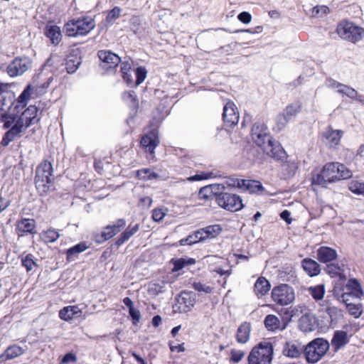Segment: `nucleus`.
<instances>
[{"mask_svg": "<svg viewBox=\"0 0 364 364\" xmlns=\"http://www.w3.org/2000/svg\"><path fill=\"white\" fill-rule=\"evenodd\" d=\"M349 190L357 195L364 196V183L358 181H352L348 187Z\"/></svg>", "mask_w": 364, "mask_h": 364, "instance_id": "37998d69", "label": "nucleus"}, {"mask_svg": "<svg viewBox=\"0 0 364 364\" xmlns=\"http://www.w3.org/2000/svg\"><path fill=\"white\" fill-rule=\"evenodd\" d=\"M95 27V23L91 17H84L69 21L64 25L65 34L69 37L85 36Z\"/></svg>", "mask_w": 364, "mask_h": 364, "instance_id": "39448f33", "label": "nucleus"}, {"mask_svg": "<svg viewBox=\"0 0 364 364\" xmlns=\"http://www.w3.org/2000/svg\"><path fill=\"white\" fill-rule=\"evenodd\" d=\"M98 56L102 61L101 67L105 70L115 68L120 62V58L109 50H100Z\"/></svg>", "mask_w": 364, "mask_h": 364, "instance_id": "2eb2a0df", "label": "nucleus"}, {"mask_svg": "<svg viewBox=\"0 0 364 364\" xmlns=\"http://www.w3.org/2000/svg\"><path fill=\"white\" fill-rule=\"evenodd\" d=\"M337 256L336 250L329 247L322 246L317 250V259L323 263L330 262L336 259Z\"/></svg>", "mask_w": 364, "mask_h": 364, "instance_id": "4be33fe9", "label": "nucleus"}, {"mask_svg": "<svg viewBox=\"0 0 364 364\" xmlns=\"http://www.w3.org/2000/svg\"><path fill=\"white\" fill-rule=\"evenodd\" d=\"M139 230V225L135 224L132 226L129 225L126 230L120 235L116 241V245L120 246L127 242L131 237L135 235Z\"/></svg>", "mask_w": 364, "mask_h": 364, "instance_id": "c756f323", "label": "nucleus"}, {"mask_svg": "<svg viewBox=\"0 0 364 364\" xmlns=\"http://www.w3.org/2000/svg\"><path fill=\"white\" fill-rule=\"evenodd\" d=\"M245 356V352L240 350L232 349L230 351V361L233 363H238Z\"/></svg>", "mask_w": 364, "mask_h": 364, "instance_id": "de8ad7c7", "label": "nucleus"}, {"mask_svg": "<svg viewBox=\"0 0 364 364\" xmlns=\"http://www.w3.org/2000/svg\"><path fill=\"white\" fill-rule=\"evenodd\" d=\"M224 190H225V186L223 184H212L210 186H206V187L203 188L200 191V195L201 196V197L205 198V197H208L206 196V193L210 192V193H213L216 198L217 195L223 193L222 191H223Z\"/></svg>", "mask_w": 364, "mask_h": 364, "instance_id": "72a5a7b5", "label": "nucleus"}, {"mask_svg": "<svg viewBox=\"0 0 364 364\" xmlns=\"http://www.w3.org/2000/svg\"><path fill=\"white\" fill-rule=\"evenodd\" d=\"M80 64V60L77 56H69L66 60L65 69L68 73H73L77 70Z\"/></svg>", "mask_w": 364, "mask_h": 364, "instance_id": "58836bf2", "label": "nucleus"}, {"mask_svg": "<svg viewBox=\"0 0 364 364\" xmlns=\"http://www.w3.org/2000/svg\"><path fill=\"white\" fill-rule=\"evenodd\" d=\"M149 172H150V169L143 168V169L139 170L136 173V175L139 178L143 179V180H146L147 177H148L147 175H149Z\"/></svg>", "mask_w": 364, "mask_h": 364, "instance_id": "0e129e2a", "label": "nucleus"}, {"mask_svg": "<svg viewBox=\"0 0 364 364\" xmlns=\"http://www.w3.org/2000/svg\"><path fill=\"white\" fill-rule=\"evenodd\" d=\"M311 312L308 309L307 306L304 304H300L294 306L291 309L292 316H299L301 314L306 315V314H310Z\"/></svg>", "mask_w": 364, "mask_h": 364, "instance_id": "a18cd8bd", "label": "nucleus"}, {"mask_svg": "<svg viewBox=\"0 0 364 364\" xmlns=\"http://www.w3.org/2000/svg\"><path fill=\"white\" fill-rule=\"evenodd\" d=\"M22 264L26 268L28 271L33 269V267L36 265L32 255H27L22 259Z\"/></svg>", "mask_w": 364, "mask_h": 364, "instance_id": "8fccbe9b", "label": "nucleus"}, {"mask_svg": "<svg viewBox=\"0 0 364 364\" xmlns=\"http://www.w3.org/2000/svg\"><path fill=\"white\" fill-rule=\"evenodd\" d=\"M82 311L78 306H68L59 312V316L64 321H70L81 315Z\"/></svg>", "mask_w": 364, "mask_h": 364, "instance_id": "b1692460", "label": "nucleus"}, {"mask_svg": "<svg viewBox=\"0 0 364 364\" xmlns=\"http://www.w3.org/2000/svg\"><path fill=\"white\" fill-rule=\"evenodd\" d=\"M237 18L241 22L248 24L252 21V16L249 12L243 11L237 16Z\"/></svg>", "mask_w": 364, "mask_h": 364, "instance_id": "6e6d98bb", "label": "nucleus"}, {"mask_svg": "<svg viewBox=\"0 0 364 364\" xmlns=\"http://www.w3.org/2000/svg\"><path fill=\"white\" fill-rule=\"evenodd\" d=\"M35 221L33 219H23L18 222L16 231L19 236H23L24 233H34Z\"/></svg>", "mask_w": 364, "mask_h": 364, "instance_id": "cd10ccee", "label": "nucleus"}, {"mask_svg": "<svg viewBox=\"0 0 364 364\" xmlns=\"http://www.w3.org/2000/svg\"><path fill=\"white\" fill-rule=\"evenodd\" d=\"M346 289L350 291V294L358 298L363 295L360 284L358 280L355 279H349L346 285Z\"/></svg>", "mask_w": 364, "mask_h": 364, "instance_id": "f704fd0d", "label": "nucleus"}, {"mask_svg": "<svg viewBox=\"0 0 364 364\" xmlns=\"http://www.w3.org/2000/svg\"><path fill=\"white\" fill-rule=\"evenodd\" d=\"M264 323L265 327L269 331H277V330H283L284 328V326L281 327V322L279 319V318L273 314L267 315L265 317V319L264 321Z\"/></svg>", "mask_w": 364, "mask_h": 364, "instance_id": "473e14b6", "label": "nucleus"}, {"mask_svg": "<svg viewBox=\"0 0 364 364\" xmlns=\"http://www.w3.org/2000/svg\"><path fill=\"white\" fill-rule=\"evenodd\" d=\"M121 9L118 6L114 7L107 14L106 19L109 23H112L117 20L121 14Z\"/></svg>", "mask_w": 364, "mask_h": 364, "instance_id": "09e8293b", "label": "nucleus"}, {"mask_svg": "<svg viewBox=\"0 0 364 364\" xmlns=\"http://www.w3.org/2000/svg\"><path fill=\"white\" fill-rule=\"evenodd\" d=\"M229 186H237L240 188L246 190L250 193H256L262 189L260 182L253 180H231Z\"/></svg>", "mask_w": 364, "mask_h": 364, "instance_id": "6ab92c4d", "label": "nucleus"}, {"mask_svg": "<svg viewBox=\"0 0 364 364\" xmlns=\"http://www.w3.org/2000/svg\"><path fill=\"white\" fill-rule=\"evenodd\" d=\"M53 167L50 162H42L36 169L35 178L36 187L41 195L47 194L53 187Z\"/></svg>", "mask_w": 364, "mask_h": 364, "instance_id": "7ed1b4c3", "label": "nucleus"}, {"mask_svg": "<svg viewBox=\"0 0 364 364\" xmlns=\"http://www.w3.org/2000/svg\"><path fill=\"white\" fill-rule=\"evenodd\" d=\"M304 349L299 345L293 343H287L283 350L284 355L290 358H298L301 355Z\"/></svg>", "mask_w": 364, "mask_h": 364, "instance_id": "7c9ffc66", "label": "nucleus"}, {"mask_svg": "<svg viewBox=\"0 0 364 364\" xmlns=\"http://www.w3.org/2000/svg\"><path fill=\"white\" fill-rule=\"evenodd\" d=\"M203 231H196L194 234L189 235V237H192L193 244H195L198 242L203 241Z\"/></svg>", "mask_w": 364, "mask_h": 364, "instance_id": "680f3d73", "label": "nucleus"}, {"mask_svg": "<svg viewBox=\"0 0 364 364\" xmlns=\"http://www.w3.org/2000/svg\"><path fill=\"white\" fill-rule=\"evenodd\" d=\"M326 274L332 277L341 276L343 273V269L338 264H330L325 268Z\"/></svg>", "mask_w": 364, "mask_h": 364, "instance_id": "79ce46f5", "label": "nucleus"}, {"mask_svg": "<svg viewBox=\"0 0 364 364\" xmlns=\"http://www.w3.org/2000/svg\"><path fill=\"white\" fill-rule=\"evenodd\" d=\"M76 360V357L73 353H67L61 360L62 363H68L70 362H75Z\"/></svg>", "mask_w": 364, "mask_h": 364, "instance_id": "e2e57ef3", "label": "nucleus"}, {"mask_svg": "<svg viewBox=\"0 0 364 364\" xmlns=\"http://www.w3.org/2000/svg\"><path fill=\"white\" fill-rule=\"evenodd\" d=\"M251 325L250 323L244 322L237 328L236 333V341L239 343H246L250 337Z\"/></svg>", "mask_w": 364, "mask_h": 364, "instance_id": "a878e982", "label": "nucleus"}, {"mask_svg": "<svg viewBox=\"0 0 364 364\" xmlns=\"http://www.w3.org/2000/svg\"><path fill=\"white\" fill-rule=\"evenodd\" d=\"M351 176V171L345 165L338 162L328 163L320 173L312 178V184L326 186L328 183L347 179Z\"/></svg>", "mask_w": 364, "mask_h": 364, "instance_id": "f03ea898", "label": "nucleus"}, {"mask_svg": "<svg viewBox=\"0 0 364 364\" xmlns=\"http://www.w3.org/2000/svg\"><path fill=\"white\" fill-rule=\"evenodd\" d=\"M131 29L135 34H139L143 30L141 26V19L139 16H134L130 19Z\"/></svg>", "mask_w": 364, "mask_h": 364, "instance_id": "c03bdc74", "label": "nucleus"}, {"mask_svg": "<svg viewBox=\"0 0 364 364\" xmlns=\"http://www.w3.org/2000/svg\"><path fill=\"white\" fill-rule=\"evenodd\" d=\"M23 353V349L19 346H13L11 347H9L4 356L6 358V359H13L16 357H18Z\"/></svg>", "mask_w": 364, "mask_h": 364, "instance_id": "a19ab883", "label": "nucleus"}, {"mask_svg": "<svg viewBox=\"0 0 364 364\" xmlns=\"http://www.w3.org/2000/svg\"><path fill=\"white\" fill-rule=\"evenodd\" d=\"M216 203L220 208L231 212H236L243 208L240 197L229 193L217 195Z\"/></svg>", "mask_w": 364, "mask_h": 364, "instance_id": "9d476101", "label": "nucleus"}, {"mask_svg": "<svg viewBox=\"0 0 364 364\" xmlns=\"http://www.w3.org/2000/svg\"><path fill=\"white\" fill-rule=\"evenodd\" d=\"M60 237V234L54 229H49L41 233V237L45 242H53Z\"/></svg>", "mask_w": 364, "mask_h": 364, "instance_id": "ea45409f", "label": "nucleus"}, {"mask_svg": "<svg viewBox=\"0 0 364 364\" xmlns=\"http://www.w3.org/2000/svg\"><path fill=\"white\" fill-rule=\"evenodd\" d=\"M252 138L264 154L275 160H282L286 153L281 145L274 141L268 128L262 123H255L252 128Z\"/></svg>", "mask_w": 364, "mask_h": 364, "instance_id": "f257e3e1", "label": "nucleus"}, {"mask_svg": "<svg viewBox=\"0 0 364 364\" xmlns=\"http://www.w3.org/2000/svg\"><path fill=\"white\" fill-rule=\"evenodd\" d=\"M122 98L124 100L134 102L136 101L135 92L134 91L125 92L122 95Z\"/></svg>", "mask_w": 364, "mask_h": 364, "instance_id": "052dcab7", "label": "nucleus"}, {"mask_svg": "<svg viewBox=\"0 0 364 364\" xmlns=\"http://www.w3.org/2000/svg\"><path fill=\"white\" fill-rule=\"evenodd\" d=\"M348 342V334L343 331H337L331 340V346L335 352L346 346Z\"/></svg>", "mask_w": 364, "mask_h": 364, "instance_id": "393cba45", "label": "nucleus"}, {"mask_svg": "<svg viewBox=\"0 0 364 364\" xmlns=\"http://www.w3.org/2000/svg\"><path fill=\"white\" fill-rule=\"evenodd\" d=\"M355 159L364 161V144H362L358 149Z\"/></svg>", "mask_w": 364, "mask_h": 364, "instance_id": "774afa93", "label": "nucleus"}, {"mask_svg": "<svg viewBox=\"0 0 364 364\" xmlns=\"http://www.w3.org/2000/svg\"><path fill=\"white\" fill-rule=\"evenodd\" d=\"M186 263V260L183 259H180L176 260L174 262V267H173V271H179L185 266Z\"/></svg>", "mask_w": 364, "mask_h": 364, "instance_id": "69168bd1", "label": "nucleus"}, {"mask_svg": "<svg viewBox=\"0 0 364 364\" xmlns=\"http://www.w3.org/2000/svg\"><path fill=\"white\" fill-rule=\"evenodd\" d=\"M343 135V131L340 129L334 130L328 127L323 133V137L326 139V143L330 147H335L337 146Z\"/></svg>", "mask_w": 364, "mask_h": 364, "instance_id": "5701e85b", "label": "nucleus"}, {"mask_svg": "<svg viewBox=\"0 0 364 364\" xmlns=\"http://www.w3.org/2000/svg\"><path fill=\"white\" fill-rule=\"evenodd\" d=\"M223 117L225 123L230 127L237 124L239 121V113L233 102H227L223 109Z\"/></svg>", "mask_w": 364, "mask_h": 364, "instance_id": "dca6fc26", "label": "nucleus"}, {"mask_svg": "<svg viewBox=\"0 0 364 364\" xmlns=\"http://www.w3.org/2000/svg\"><path fill=\"white\" fill-rule=\"evenodd\" d=\"M299 328L305 333L314 331L318 327L316 317L313 313L306 314L299 319Z\"/></svg>", "mask_w": 364, "mask_h": 364, "instance_id": "aec40b11", "label": "nucleus"}, {"mask_svg": "<svg viewBox=\"0 0 364 364\" xmlns=\"http://www.w3.org/2000/svg\"><path fill=\"white\" fill-rule=\"evenodd\" d=\"M163 288H164V286L162 284H157V283H152L150 285L149 290L158 294L159 292L162 291Z\"/></svg>", "mask_w": 364, "mask_h": 364, "instance_id": "338daca9", "label": "nucleus"}, {"mask_svg": "<svg viewBox=\"0 0 364 364\" xmlns=\"http://www.w3.org/2000/svg\"><path fill=\"white\" fill-rule=\"evenodd\" d=\"M30 95L29 92V87H28L21 94V95L18 97V103L19 105L23 107L24 103L27 99H28Z\"/></svg>", "mask_w": 364, "mask_h": 364, "instance_id": "13d9d810", "label": "nucleus"}, {"mask_svg": "<svg viewBox=\"0 0 364 364\" xmlns=\"http://www.w3.org/2000/svg\"><path fill=\"white\" fill-rule=\"evenodd\" d=\"M307 290L316 301L321 300L326 292L324 284H318L314 287H310Z\"/></svg>", "mask_w": 364, "mask_h": 364, "instance_id": "c9c22d12", "label": "nucleus"}, {"mask_svg": "<svg viewBox=\"0 0 364 364\" xmlns=\"http://www.w3.org/2000/svg\"><path fill=\"white\" fill-rule=\"evenodd\" d=\"M273 352L269 342H261L251 350L247 357L248 364H271Z\"/></svg>", "mask_w": 364, "mask_h": 364, "instance_id": "423d86ee", "label": "nucleus"}, {"mask_svg": "<svg viewBox=\"0 0 364 364\" xmlns=\"http://www.w3.org/2000/svg\"><path fill=\"white\" fill-rule=\"evenodd\" d=\"M165 215L166 213L162 209H154L152 213V218L154 221L159 222Z\"/></svg>", "mask_w": 364, "mask_h": 364, "instance_id": "4d7b16f0", "label": "nucleus"}, {"mask_svg": "<svg viewBox=\"0 0 364 364\" xmlns=\"http://www.w3.org/2000/svg\"><path fill=\"white\" fill-rule=\"evenodd\" d=\"M87 248V245L84 242L79 243L74 247L67 250V259L68 260H74L75 257L80 252H84Z\"/></svg>", "mask_w": 364, "mask_h": 364, "instance_id": "e433bc0d", "label": "nucleus"}, {"mask_svg": "<svg viewBox=\"0 0 364 364\" xmlns=\"http://www.w3.org/2000/svg\"><path fill=\"white\" fill-rule=\"evenodd\" d=\"M272 298L277 304L286 306L294 301L295 293L291 287L287 284H281L272 289Z\"/></svg>", "mask_w": 364, "mask_h": 364, "instance_id": "1a4fd4ad", "label": "nucleus"}, {"mask_svg": "<svg viewBox=\"0 0 364 364\" xmlns=\"http://www.w3.org/2000/svg\"><path fill=\"white\" fill-rule=\"evenodd\" d=\"M336 32L341 38L356 43L362 39L364 29L352 22L343 21L338 24Z\"/></svg>", "mask_w": 364, "mask_h": 364, "instance_id": "0eeeda50", "label": "nucleus"}, {"mask_svg": "<svg viewBox=\"0 0 364 364\" xmlns=\"http://www.w3.org/2000/svg\"><path fill=\"white\" fill-rule=\"evenodd\" d=\"M31 67V61L28 58H16L7 67V73L11 77L23 74Z\"/></svg>", "mask_w": 364, "mask_h": 364, "instance_id": "f8f14e48", "label": "nucleus"}, {"mask_svg": "<svg viewBox=\"0 0 364 364\" xmlns=\"http://www.w3.org/2000/svg\"><path fill=\"white\" fill-rule=\"evenodd\" d=\"M326 87H329V88H334V89H337V91L338 92V90H340V86L342 85L341 83L336 81L335 80H333V79H328L326 81Z\"/></svg>", "mask_w": 364, "mask_h": 364, "instance_id": "bf43d9fd", "label": "nucleus"}, {"mask_svg": "<svg viewBox=\"0 0 364 364\" xmlns=\"http://www.w3.org/2000/svg\"><path fill=\"white\" fill-rule=\"evenodd\" d=\"M38 111L35 105H30L21 113L17 119H16L14 117V122L17 123L26 130L28 126L36 124L39 121L40 119L38 117Z\"/></svg>", "mask_w": 364, "mask_h": 364, "instance_id": "9b49d317", "label": "nucleus"}, {"mask_svg": "<svg viewBox=\"0 0 364 364\" xmlns=\"http://www.w3.org/2000/svg\"><path fill=\"white\" fill-rule=\"evenodd\" d=\"M14 102V95L11 91L0 92V117L4 119V126L8 128L14 122V115L9 114Z\"/></svg>", "mask_w": 364, "mask_h": 364, "instance_id": "6e6552de", "label": "nucleus"}, {"mask_svg": "<svg viewBox=\"0 0 364 364\" xmlns=\"http://www.w3.org/2000/svg\"><path fill=\"white\" fill-rule=\"evenodd\" d=\"M129 315L130 316L132 317V320H133V323L134 324H136L140 318H141V313L140 311L135 309L134 307L133 308H131V309L129 310Z\"/></svg>", "mask_w": 364, "mask_h": 364, "instance_id": "5fc2aeb1", "label": "nucleus"}, {"mask_svg": "<svg viewBox=\"0 0 364 364\" xmlns=\"http://www.w3.org/2000/svg\"><path fill=\"white\" fill-rule=\"evenodd\" d=\"M206 231L205 237L208 238H213L218 235L221 232V228L218 225H210L205 228Z\"/></svg>", "mask_w": 364, "mask_h": 364, "instance_id": "49530a36", "label": "nucleus"}, {"mask_svg": "<svg viewBox=\"0 0 364 364\" xmlns=\"http://www.w3.org/2000/svg\"><path fill=\"white\" fill-rule=\"evenodd\" d=\"M196 304V296L192 292L183 291L177 299L178 311L180 313L190 311Z\"/></svg>", "mask_w": 364, "mask_h": 364, "instance_id": "4468645a", "label": "nucleus"}, {"mask_svg": "<svg viewBox=\"0 0 364 364\" xmlns=\"http://www.w3.org/2000/svg\"><path fill=\"white\" fill-rule=\"evenodd\" d=\"M136 85H140L146 78V70L144 68L139 67L136 70Z\"/></svg>", "mask_w": 364, "mask_h": 364, "instance_id": "603ef678", "label": "nucleus"}, {"mask_svg": "<svg viewBox=\"0 0 364 364\" xmlns=\"http://www.w3.org/2000/svg\"><path fill=\"white\" fill-rule=\"evenodd\" d=\"M13 124H14L7 132H6L2 139L1 144L4 146H8L11 141H14L23 131H24L22 127L18 125L17 123L13 122Z\"/></svg>", "mask_w": 364, "mask_h": 364, "instance_id": "bb28decb", "label": "nucleus"}, {"mask_svg": "<svg viewBox=\"0 0 364 364\" xmlns=\"http://www.w3.org/2000/svg\"><path fill=\"white\" fill-rule=\"evenodd\" d=\"M329 12V9L326 6H317L313 8L312 9V16H323L326 15Z\"/></svg>", "mask_w": 364, "mask_h": 364, "instance_id": "3c124183", "label": "nucleus"}, {"mask_svg": "<svg viewBox=\"0 0 364 364\" xmlns=\"http://www.w3.org/2000/svg\"><path fill=\"white\" fill-rule=\"evenodd\" d=\"M302 267L310 277L318 275L321 272L320 265L311 259H304Z\"/></svg>", "mask_w": 364, "mask_h": 364, "instance_id": "c85d7f7f", "label": "nucleus"}, {"mask_svg": "<svg viewBox=\"0 0 364 364\" xmlns=\"http://www.w3.org/2000/svg\"><path fill=\"white\" fill-rule=\"evenodd\" d=\"M270 283L264 277L257 279L255 284V292L257 296H263L270 290Z\"/></svg>", "mask_w": 364, "mask_h": 364, "instance_id": "2f4dec72", "label": "nucleus"}, {"mask_svg": "<svg viewBox=\"0 0 364 364\" xmlns=\"http://www.w3.org/2000/svg\"><path fill=\"white\" fill-rule=\"evenodd\" d=\"M46 36L53 45H58L62 40V32L60 28L53 22H48L44 30Z\"/></svg>", "mask_w": 364, "mask_h": 364, "instance_id": "a211bd4d", "label": "nucleus"}, {"mask_svg": "<svg viewBox=\"0 0 364 364\" xmlns=\"http://www.w3.org/2000/svg\"><path fill=\"white\" fill-rule=\"evenodd\" d=\"M159 144L158 132L155 129L150 131L141 140V146L145 149L146 151L151 154L154 153V149Z\"/></svg>", "mask_w": 364, "mask_h": 364, "instance_id": "f3484780", "label": "nucleus"}, {"mask_svg": "<svg viewBox=\"0 0 364 364\" xmlns=\"http://www.w3.org/2000/svg\"><path fill=\"white\" fill-rule=\"evenodd\" d=\"M340 87L341 88L338 90L339 93H341L342 95H345L351 99L357 100L358 101H362V99H361L362 96L358 95L357 91L355 89H353L346 85H343V84H342V85L340 86Z\"/></svg>", "mask_w": 364, "mask_h": 364, "instance_id": "4c0bfd02", "label": "nucleus"}, {"mask_svg": "<svg viewBox=\"0 0 364 364\" xmlns=\"http://www.w3.org/2000/svg\"><path fill=\"white\" fill-rule=\"evenodd\" d=\"M330 344L327 340L318 338L309 343L304 350L306 360L309 363L318 362L329 350Z\"/></svg>", "mask_w": 364, "mask_h": 364, "instance_id": "20e7f679", "label": "nucleus"}, {"mask_svg": "<svg viewBox=\"0 0 364 364\" xmlns=\"http://www.w3.org/2000/svg\"><path fill=\"white\" fill-rule=\"evenodd\" d=\"M193 288L196 291H198L199 292H204L206 294L211 293L213 290L212 287L204 284H202L200 282H195L193 284Z\"/></svg>", "mask_w": 364, "mask_h": 364, "instance_id": "864d4df0", "label": "nucleus"}, {"mask_svg": "<svg viewBox=\"0 0 364 364\" xmlns=\"http://www.w3.org/2000/svg\"><path fill=\"white\" fill-rule=\"evenodd\" d=\"M301 105L296 102L289 105L282 114L277 117V124L280 128L284 127L293 117L301 111Z\"/></svg>", "mask_w": 364, "mask_h": 364, "instance_id": "ddd939ff", "label": "nucleus"}, {"mask_svg": "<svg viewBox=\"0 0 364 364\" xmlns=\"http://www.w3.org/2000/svg\"><path fill=\"white\" fill-rule=\"evenodd\" d=\"M125 225L126 221L124 219H118L112 225H107L102 232V240H99V242L112 238L119 232L121 229L125 227Z\"/></svg>", "mask_w": 364, "mask_h": 364, "instance_id": "412c9836", "label": "nucleus"}]
</instances>
